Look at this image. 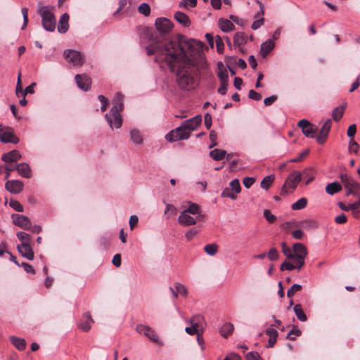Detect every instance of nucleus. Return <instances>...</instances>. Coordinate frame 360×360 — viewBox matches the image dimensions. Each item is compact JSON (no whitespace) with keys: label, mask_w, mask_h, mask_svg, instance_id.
<instances>
[{"label":"nucleus","mask_w":360,"mask_h":360,"mask_svg":"<svg viewBox=\"0 0 360 360\" xmlns=\"http://www.w3.org/2000/svg\"><path fill=\"white\" fill-rule=\"evenodd\" d=\"M264 217H265L266 220L269 223H273L276 219V217L269 210H265L264 211Z\"/></svg>","instance_id":"69168bd1"},{"label":"nucleus","mask_w":360,"mask_h":360,"mask_svg":"<svg viewBox=\"0 0 360 360\" xmlns=\"http://www.w3.org/2000/svg\"><path fill=\"white\" fill-rule=\"evenodd\" d=\"M17 237L22 243L20 245H30L31 236L28 233L19 231L17 233Z\"/></svg>","instance_id":"79ce46f5"},{"label":"nucleus","mask_w":360,"mask_h":360,"mask_svg":"<svg viewBox=\"0 0 360 360\" xmlns=\"http://www.w3.org/2000/svg\"><path fill=\"white\" fill-rule=\"evenodd\" d=\"M248 97L254 101H260L262 99V95L253 89L249 91Z\"/></svg>","instance_id":"774afa93"},{"label":"nucleus","mask_w":360,"mask_h":360,"mask_svg":"<svg viewBox=\"0 0 360 360\" xmlns=\"http://www.w3.org/2000/svg\"><path fill=\"white\" fill-rule=\"evenodd\" d=\"M202 122V117L198 115L191 119L184 121L182 123L190 132L198 129Z\"/></svg>","instance_id":"f3484780"},{"label":"nucleus","mask_w":360,"mask_h":360,"mask_svg":"<svg viewBox=\"0 0 360 360\" xmlns=\"http://www.w3.org/2000/svg\"><path fill=\"white\" fill-rule=\"evenodd\" d=\"M218 245L216 243L207 244L204 247L205 252L211 256L214 255L217 252Z\"/></svg>","instance_id":"a18cd8bd"},{"label":"nucleus","mask_w":360,"mask_h":360,"mask_svg":"<svg viewBox=\"0 0 360 360\" xmlns=\"http://www.w3.org/2000/svg\"><path fill=\"white\" fill-rule=\"evenodd\" d=\"M330 128H331V121L330 119H328L323 124L319 133L323 134L326 136H328V133L330 130Z\"/></svg>","instance_id":"5fc2aeb1"},{"label":"nucleus","mask_w":360,"mask_h":360,"mask_svg":"<svg viewBox=\"0 0 360 360\" xmlns=\"http://www.w3.org/2000/svg\"><path fill=\"white\" fill-rule=\"evenodd\" d=\"M19 138L12 131H5L0 134V141L4 143H11L17 144L19 142Z\"/></svg>","instance_id":"aec40b11"},{"label":"nucleus","mask_w":360,"mask_h":360,"mask_svg":"<svg viewBox=\"0 0 360 360\" xmlns=\"http://www.w3.org/2000/svg\"><path fill=\"white\" fill-rule=\"evenodd\" d=\"M297 126L302 129L303 134L309 138H314L317 127L310 123L307 120L302 119L297 123Z\"/></svg>","instance_id":"9b49d317"},{"label":"nucleus","mask_w":360,"mask_h":360,"mask_svg":"<svg viewBox=\"0 0 360 360\" xmlns=\"http://www.w3.org/2000/svg\"><path fill=\"white\" fill-rule=\"evenodd\" d=\"M63 56L74 66H82L85 61V57L81 52L72 49L65 50Z\"/></svg>","instance_id":"423d86ee"},{"label":"nucleus","mask_w":360,"mask_h":360,"mask_svg":"<svg viewBox=\"0 0 360 360\" xmlns=\"http://www.w3.org/2000/svg\"><path fill=\"white\" fill-rule=\"evenodd\" d=\"M275 47V43L272 39H268L261 45V55L266 57Z\"/></svg>","instance_id":"a878e982"},{"label":"nucleus","mask_w":360,"mask_h":360,"mask_svg":"<svg viewBox=\"0 0 360 360\" xmlns=\"http://www.w3.org/2000/svg\"><path fill=\"white\" fill-rule=\"evenodd\" d=\"M247 360H263L258 352H250L246 354Z\"/></svg>","instance_id":"338daca9"},{"label":"nucleus","mask_w":360,"mask_h":360,"mask_svg":"<svg viewBox=\"0 0 360 360\" xmlns=\"http://www.w3.org/2000/svg\"><path fill=\"white\" fill-rule=\"evenodd\" d=\"M11 219L15 226L24 230H30L31 229V221L28 217L18 214H13Z\"/></svg>","instance_id":"ddd939ff"},{"label":"nucleus","mask_w":360,"mask_h":360,"mask_svg":"<svg viewBox=\"0 0 360 360\" xmlns=\"http://www.w3.org/2000/svg\"><path fill=\"white\" fill-rule=\"evenodd\" d=\"M18 250L21 254V255L29 260H32L34 259V252L32 248L30 245H18Z\"/></svg>","instance_id":"412c9836"},{"label":"nucleus","mask_w":360,"mask_h":360,"mask_svg":"<svg viewBox=\"0 0 360 360\" xmlns=\"http://www.w3.org/2000/svg\"><path fill=\"white\" fill-rule=\"evenodd\" d=\"M218 68V77L220 80V82H229V75L226 69L224 68L222 62L219 61L217 63Z\"/></svg>","instance_id":"c85d7f7f"},{"label":"nucleus","mask_w":360,"mask_h":360,"mask_svg":"<svg viewBox=\"0 0 360 360\" xmlns=\"http://www.w3.org/2000/svg\"><path fill=\"white\" fill-rule=\"evenodd\" d=\"M139 12L145 16H148L150 13V8L146 3L141 4L138 8Z\"/></svg>","instance_id":"3c124183"},{"label":"nucleus","mask_w":360,"mask_h":360,"mask_svg":"<svg viewBox=\"0 0 360 360\" xmlns=\"http://www.w3.org/2000/svg\"><path fill=\"white\" fill-rule=\"evenodd\" d=\"M37 13L41 17L43 28L48 32H53L56 29V19L50 8L46 6H39Z\"/></svg>","instance_id":"7ed1b4c3"},{"label":"nucleus","mask_w":360,"mask_h":360,"mask_svg":"<svg viewBox=\"0 0 360 360\" xmlns=\"http://www.w3.org/2000/svg\"><path fill=\"white\" fill-rule=\"evenodd\" d=\"M210 139L211 141L210 145L209 146V148H212L217 145V134L215 131L212 130L210 132Z\"/></svg>","instance_id":"e2e57ef3"},{"label":"nucleus","mask_w":360,"mask_h":360,"mask_svg":"<svg viewBox=\"0 0 360 360\" xmlns=\"http://www.w3.org/2000/svg\"><path fill=\"white\" fill-rule=\"evenodd\" d=\"M83 317L86 319V321L79 323V327L84 332L89 331L91 328V323H94V320L89 312H86Z\"/></svg>","instance_id":"cd10ccee"},{"label":"nucleus","mask_w":360,"mask_h":360,"mask_svg":"<svg viewBox=\"0 0 360 360\" xmlns=\"http://www.w3.org/2000/svg\"><path fill=\"white\" fill-rule=\"evenodd\" d=\"M186 322L194 326L200 334L203 333L206 327L205 318L200 314L193 316L188 321H186Z\"/></svg>","instance_id":"4468645a"},{"label":"nucleus","mask_w":360,"mask_h":360,"mask_svg":"<svg viewBox=\"0 0 360 360\" xmlns=\"http://www.w3.org/2000/svg\"><path fill=\"white\" fill-rule=\"evenodd\" d=\"M190 136L191 132L186 129V127L182 123L179 127L167 134L165 139L169 142H174L179 140L188 139Z\"/></svg>","instance_id":"39448f33"},{"label":"nucleus","mask_w":360,"mask_h":360,"mask_svg":"<svg viewBox=\"0 0 360 360\" xmlns=\"http://www.w3.org/2000/svg\"><path fill=\"white\" fill-rule=\"evenodd\" d=\"M348 150L349 153H354L356 154L359 150V143L356 142L353 139H352L349 142Z\"/></svg>","instance_id":"603ef678"},{"label":"nucleus","mask_w":360,"mask_h":360,"mask_svg":"<svg viewBox=\"0 0 360 360\" xmlns=\"http://www.w3.org/2000/svg\"><path fill=\"white\" fill-rule=\"evenodd\" d=\"M257 2L259 5V11L255 15V18H257V20L254 21L251 25V28L254 30L259 29L264 24V19L263 18H259L260 16H262L264 15V6L261 1L258 0L257 1Z\"/></svg>","instance_id":"a211bd4d"},{"label":"nucleus","mask_w":360,"mask_h":360,"mask_svg":"<svg viewBox=\"0 0 360 360\" xmlns=\"http://www.w3.org/2000/svg\"><path fill=\"white\" fill-rule=\"evenodd\" d=\"M174 288H176L177 292L184 296L186 297L188 295V291L186 286L180 283H175Z\"/></svg>","instance_id":"8fccbe9b"},{"label":"nucleus","mask_w":360,"mask_h":360,"mask_svg":"<svg viewBox=\"0 0 360 360\" xmlns=\"http://www.w3.org/2000/svg\"><path fill=\"white\" fill-rule=\"evenodd\" d=\"M302 332L299 328H292L288 333L287 338L291 340H294L296 337H298L301 335Z\"/></svg>","instance_id":"052dcab7"},{"label":"nucleus","mask_w":360,"mask_h":360,"mask_svg":"<svg viewBox=\"0 0 360 360\" xmlns=\"http://www.w3.org/2000/svg\"><path fill=\"white\" fill-rule=\"evenodd\" d=\"M293 310H294V312H295L297 318L300 321L304 322V321H306L307 320V316L305 314V313L304 312L301 304H295L294 308H293Z\"/></svg>","instance_id":"4c0bfd02"},{"label":"nucleus","mask_w":360,"mask_h":360,"mask_svg":"<svg viewBox=\"0 0 360 360\" xmlns=\"http://www.w3.org/2000/svg\"><path fill=\"white\" fill-rule=\"evenodd\" d=\"M199 232L197 228H192L188 230L185 233V237L187 240H191Z\"/></svg>","instance_id":"13d9d810"},{"label":"nucleus","mask_w":360,"mask_h":360,"mask_svg":"<svg viewBox=\"0 0 360 360\" xmlns=\"http://www.w3.org/2000/svg\"><path fill=\"white\" fill-rule=\"evenodd\" d=\"M22 158L21 153L18 150H13L2 155L1 160L5 162H15Z\"/></svg>","instance_id":"6ab92c4d"},{"label":"nucleus","mask_w":360,"mask_h":360,"mask_svg":"<svg viewBox=\"0 0 360 360\" xmlns=\"http://www.w3.org/2000/svg\"><path fill=\"white\" fill-rule=\"evenodd\" d=\"M302 179L300 172L294 171L289 174L284 185L281 190V195H286L288 193L292 192Z\"/></svg>","instance_id":"20e7f679"},{"label":"nucleus","mask_w":360,"mask_h":360,"mask_svg":"<svg viewBox=\"0 0 360 360\" xmlns=\"http://www.w3.org/2000/svg\"><path fill=\"white\" fill-rule=\"evenodd\" d=\"M345 107H346V103H345L342 105L336 107L333 110L332 117H333V120H335V122H338L342 118V117L344 115Z\"/></svg>","instance_id":"e433bc0d"},{"label":"nucleus","mask_w":360,"mask_h":360,"mask_svg":"<svg viewBox=\"0 0 360 360\" xmlns=\"http://www.w3.org/2000/svg\"><path fill=\"white\" fill-rule=\"evenodd\" d=\"M342 190V186L338 181L328 184L326 187V191L329 195H334Z\"/></svg>","instance_id":"72a5a7b5"},{"label":"nucleus","mask_w":360,"mask_h":360,"mask_svg":"<svg viewBox=\"0 0 360 360\" xmlns=\"http://www.w3.org/2000/svg\"><path fill=\"white\" fill-rule=\"evenodd\" d=\"M221 197L223 198H229L232 200L236 199V193H233V191L229 187L225 188L221 194Z\"/></svg>","instance_id":"09e8293b"},{"label":"nucleus","mask_w":360,"mask_h":360,"mask_svg":"<svg viewBox=\"0 0 360 360\" xmlns=\"http://www.w3.org/2000/svg\"><path fill=\"white\" fill-rule=\"evenodd\" d=\"M215 43L217 52L219 53H222L224 49V44L221 38L218 35L215 38Z\"/></svg>","instance_id":"680f3d73"},{"label":"nucleus","mask_w":360,"mask_h":360,"mask_svg":"<svg viewBox=\"0 0 360 360\" xmlns=\"http://www.w3.org/2000/svg\"><path fill=\"white\" fill-rule=\"evenodd\" d=\"M123 96L120 93H117L112 103L113 105L111 108L110 112L105 114V118L107 122H108L110 127L112 129V127H115L116 129H119L121 127L122 124V118L120 115V112L123 110L124 104H123Z\"/></svg>","instance_id":"f03ea898"},{"label":"nucleus","mask_w":360,"mask_h":360,"mask_svg":"<svg viewBox=\"0 0 360 360\" xmlns=\"http://www.w3.org/2000/svg\"><path fill=\"white\" fill-rule=\"evenodd\" d=\"M235 193H239L241 191V187L238 179H235L229 184V187Z\"/></svg>","instance_id":"de8ad7c7"},{"label":"nucleus","mask_w":360,"mask_h":360,"mask_svg":"<svg viewBox=\"0 0 360 360\" xmlns=\"http://www.w3.org/2000/svg\"><path fill=\"white\" fill-rule=\"evenodd\" d=\"M295 269H298L297 263L295 259H293V263L285 261L281 264L280 266V270L282 271L285 270L292 271Z\"/></svg>","instance_id":"ea45409f"},{"label":"nucleus","mask_w":360,"mask_h":360,"mask_svg":"<svg viewBox=\"0 0 360 360\" xmlns=\"http://www.w3.org/2000/svg\"><path fill=\"white\" fill-rule=\"evenodd\" d=\"M274 180V175H269L265 176L261 181L260 186L263 189L267 190L269 188Z\"/></svg>","instance_id":"c03bdc74"},{"label":"nucleus","mask_w":360,"mask_h":360,"mask_svg":"<svg viewBox=\"0 0 360 360\" xmlns=\"http://www.w3.org/2000/svg\"><path fill=\"white\" fill-rule=\"evenodd\" d=\"M69 15L68 13L63 14L60 19H59V23L58 25V31L60 33H65L69 28Z\"/></svg>","instance_id":"5701e85b"},{"label":"nucleus","mask_w":360,"mask_h":360,"mask_svg":"<svg viewBox=\"0 0 360 360\" xmlns=\"http://www.w3.org/2000/svg\"><path fill=\"white\" fill-rule=\"evenodd\" d=\"M146 34L152 41L146 46L148 55H157L158 60L164 61L170 71L176 73V82L181 89H193L198 85L199 69L207 68L203 56V43L184 37L179 40L162 41L156 32L149 29Z\"/></svg>","instance_id":"f257e3e1"},{"label":"nucleus","mask_w":360,"mask_h":360,"mask_svg":"<svg viewBox=\"0 0 360 360\" xmlns=\"http://www.w3.org/2000/svg\"><path fill=\"white\" fill-rule=\"evenodd\" d=\"M136 331L141 335L147 337L150 341L158 343L160 342L159 337L156 332L148 326L139 324L136 327Z\"/></svg>","instance_id":"9d476101"},{"label":"nucleus","mask_w":360,"mask_h":360,"mask_svg":"<svg viewBox=\"0 0 360 360\" xmlns=\"http://www.w3.org/2000/svg\"><path fill=\"white\" fill-rule=\"evenodd\" d=\"M302 177L306 178V184H309L310 182H311L316 176V172L314 169L311 167L306 168L304 169L302 172Z\"/></svg>","instance_id":"473e14b6"},{"label":"nucleus","mask_w":360,"mask_h":360,"mask_svg":"<svg viewBox=\"0 0 360 360\" xmlns=\"http://www.w3.org/2000/svg\"><path fill=\"white\" fill-rule=\"evenodd\" d=\"M234 329V326L231 323H225L219 329V333L224 338H227L230 335Z\"/></svg>","instance_id":"f704fd0d"},{"label":"nucleus","mask_w":360,"mask_h":360,"mask_svg":"<svg viewBox=\"0 0 360 360\" xmlns=\"http://www.w3.org/2000/svg\"><path fill=\"white\" fill-rule=\"evenodd\" d=\"M20 77H21V73L19 72L18 77L16 88H15V94L18 97L22 96V93H23V91H24V90H22Z\"/></svg>","instance_id":"bf43d9fd"},{"label":"nucleus","mask_w":360,"mask_h":360,"mask_svg":"<svg viewBox=\"0 0 360 360\" xmlns=\"http://www.w3.org/2000/svg\"><path fill=\"white\" fill-rule=\"evenodd\" d=\"M9 205L17 212H22L24 210L22 205L18 200L11 199Z\"/></svg>","instance_id":"6e6d98bb"},{"label":"nucleus","mask_w":360,"mask_h":360,"mask_svg":"<svg viewBox=\"0 0 360 360\" xmlns=\"http://www.w3.org/2000/svg\"><path fill=\"white\" fill-rule=\"evenodd\" d=\"M218 25L221 30L224 32H229L235 29V26L233 22L225 18H220L218 21Z\"/></svg>","instance_id":"393cba45"},{"label":"nucleus","mask_w":360,"mask_h":360,"mask_svg":"<svg viewBox=\"0 0 360 360\" xmlns=\"http://www.w3.org/2000/svg\"><path fill=\"white\" fill-rule=\"evenodd\" d=\"M155 25L159 35L162 37L170 32L173 27L172 22L165 18H157Z\"/></svg>","instance_id":"1a4fd4ad"},{"label":"nucleus","mask_w":360,"mask_h":360,"mask_svg":"<svg viewBox=\"0 0 360 360\" xmlns=\"http://www.w3.org/2000/svg\"><path fill=\"white\" fill-rule=\"evenodd\" d=\"M302 290V285L300 284H294L287 291L288 297H292L297 292Z\"/></svg>","instance_id":"864d4df0"},{"label":"nucleus","mask_w":360,"mask_h":360,"mask_svg":"<svg viewBox=\"0 0 360 360\" xmlns=\"http://www.w3.org/2000/svg\"><path fill=\"white\" fill-rule=\"evenodd\" d=\"M307 254V248L302 243H297L293 245V259L297 261L298 270H300L304 265V259Z\"/></svg>","instance_id":"0eeeda50"},{"label":"nucleus","mask_w":360,"mask_h":360,"mask_svg":"<svg viewBox=\"0 0 360 360\" xmlns=\"http://www.w3.org/2000/svg\"><path fill=\"white\" fill-rule=\"evenodd\" d=\"M268 258L271 261L277 260L279 257L278 251L275 248H271L268 252Z\"/></svg>","instance_id":"4d7b16f0"},{"label":"nucleus","mask_w":360,"mask_h":360,"mask_svg":"<svg viewBox=\"0 0 360 360\" xmlns=\"http://www.w3.org/2000/svg\"><path fill=\"white\" fill-rule=\"evenodd\" d=\"M300 226L306 230H313L319 227V223L312 219H307L300 222Z\"/></svg>","instance_id":"c756f323"},{"label":"nucleus","mask_w":360,"mask_h":360,"mask_svg":"<svg viewBox=\"0 0 360 360\" xmlns=\"http://www.w3.org/2000/svg\"><path fill=\"white\" fill-rule=\"evenodd\" d=\"M210 157L214 160L219 161L225 158L226 151L221 149L215 148L210 152Z\"/></svg>","instance_id":"2f4dec72"},{"label":"nucleus","mask_w":360,"mask_h":360,"mask_svg":"<svg viewBox=\"0 0 360 360\" xmlns=\"http://www.w3.org/2000/svg\"><path fill=\"white\" fill-rule=\"evenodd\" d=\"M23 183L19 180L7 181L5 184L6 190L14 194L20 193L23 188Z\"/></svg>","instance_id":"dca6fc26"},{"label":"nucleus","mask_w":360,"mask_h":360,"mask_svg":"<svg viewBox=\"0 0 360 360\" xmlns=\"http://www.w3.org/2000/svg\"><path fill=\"white\" fill-rule=\"evenodd\" d=\"M282 246V251L283 253L289 259H294V255H293V248L291 249L290 248L288 247L286 245V243L285 242H283L281 243Z\"/></svg>","instance_id":"49530a36"},{"label":"nucleus","mask_w":360,"mask_h":360,"mask_svg":"<svg viewBox=\"0 0 360 360\" xmlns=\"http://www.w3.org/2000/svg\"><path fill=\"white\" fill-rule=\"evenodd\" d=\"M307 205V200L305 198H300L297 202L291 205L293 210H299L304 209Z\"/></svg>","instance_id":"37998d69"},{"label":"nucleus","mask_w":360,"mask_h":360,"mask_svg":"<svg viewBox=\"0 0 360 360\" xmlns=\"http://www.w3.org/2000/svg\"><path fill=\"white\" fill-rule=\"evenodd\" d=\"M11 342L13 345L20 351H22L26 347V342L24 339L16 338V337H11Z\"/></svg>","instance_id":"58836bf2"},{"label":"nucleus","mask_w":360,"mask_h":360,"mask_svg":"<svg viewBox=\"0 0 360 360\" xmlns=\"http://www.w3.org/2000/svg\"><path fill=\"white\" fill-rule=\"evenodd\" d=\"M247 42V36L242 32H236L233 37L235 46H240Z\"/></svg>","instance_id":"c9c22d12"},{"label":"nucleus","mask_w":360,"mask_h":360,"mask_svg":"<svg viewBox=\"0 0 360 360\" xmlns=\"http://www.w3.org/2000/svg\"><path fill=\"white\" fill-rule=\"evenodd\" d=\"M21 13L23 17V25L22 26V30H24L28 23V8L26 7L22 8Z\"/></svg>","instance_id":"0e129e2a"},{"label":"nucleus","mask_w":360,"mask_h":360,"mask_svg":"<svg viewBox=\"0 0 360 360\" xmlns=\"http://www.w3.org/2000/svg\"><path fill=\"white\" fill-rule=\"evenodd\" d=\"M16 170L18 174L24 178H30L32 176V170L28 164L22 162L16 166Z\"/></svg>","instance_id":"4be33fe9"},{"label":"nucleus","mask_w":360,"mask_h":360,"mask_svg":"<svg viewBox=\"0 0 360 360\" xmlns=\"http://www.w3.org/2000/svg\"><path fill=\"white\" fill-rule=\"evenodd\" d=\"M130 139L131 141L136 144H142L143 139L139 130L136 129H132L130 130Z\"/></svg>","instance_id":"7c9ffc66"},{"label":"nucleus","mask_w":360,"mask_h":360,"mask_svg":"<svg viewBox=\"0 0 360 360\" xmlns=\"http://www.w3.org/2000/svg\"><path fill=\"white\" fill-rule=\"evenodd\" d=\"M184 211L186 212L187 213L193 215H197L200 216V214L201 213V209L200 206L195 203H191L188 207L185 209Z\"/></svg>","instance_id":"a19ab883"},{"label":"nucleus","mask_w":360,"mask_h":360,"mask_svg":"<svg viewBox=\"0 0 360 360\" xmlns=\"http://www.w3.org/2000/svg\"><path fill=\"white\" fill-rule=\"evenodd\" d=\"M340 179L344 185V187H352L353 189V195L360 200V184L353 179L347 174H340Z\"/></svg>","instance_id":"6e6552de"},{"label":"nucleus","mask_w":360,"mask_h":360,"mask_svg":"<svg viewBox=\"0 0 360 360\" xmlns=\"http://www.w3.org/2000/svg\"><path fill=\"white\" fill-rule=\"evenodd\" d=\"M175 20L179 22L180 24L183 25L185 27H189L191 25V20L188 18V16L181 11H177L174 13V15Z\"/></svg>","instance_id":"bb28decb"},{"label":"nucleus","mask_w":360,"mask_h":360,"mask_svg":"<svg viewBox=\"0 0 360 360\" xmlns=\"http://www.w3.org/2000/svg\"><path fill=\"white\" fill-rule=\"evenodd\" d=\"M75 81L78 87L84 91H88L91 83V78L87 75H76Z\"/></svg>","instance_id":"2eb2a0df"},{"label":"nucleus","mask_w":360,"mask_h":360,"mask_svg":"<svg viewBox=\"0 0 360 360\" xmlns=\"http://www.w3.org/2000/svg\"><path fill=\"white\" fill-rule=\"evenodd\" d=\"M202 219V216H196L195 217L191 216L190 214L185 211H182L178 217V222L184 226H192L198 221Z\"/></svg>","instance_id":"f8f14e48"},{"label":"nucleus","mask_w":360,"mask_h":360,"mask_svg":"<svg viewBox=\"0 0 360 360\" xmlns=\"http://www.w3.org/2000/svg\"><path fill=\"white\" fill-rule=\"evenodd\" d=\"M265 333L269 337L266 347H273L277 341L278 331L274 328H269Z\"/></svg>","instance_id":"b1692460"}]
</instances>
